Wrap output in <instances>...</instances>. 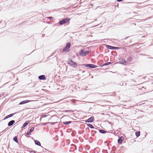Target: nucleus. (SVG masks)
Returning <instances> with one entry per match:
<instances>
[{
  "instance_id": "nucleus-7",
  "label": "nucleus",
  "mask_w": 153,
  "mask_h": 153,
  "mask_svg": "<svg viewBox=\"0 0 153 153\" xmlns=\"http://www.w3.org/2000/svg\"><path fill=\"white\" fill-rule=\"evenodd\" d=\"M120 62V63L123 65H126V61L123 58H120L119 59Z\"/></svg>"
},
{
  "instance_id": "nucleus-24",
  "label": "nucleus",
  "mask_w": 153,
  "mask_h": 153,
  "mask_svg": "<svg viewBox=\"0 0 153 153\" xmlns=\"http://www.w3.org/2000/svg\"><path fill=\"white\" fill-rule=\"evenodd\" d=\"M30 133V132H27L26 133V134L27 135H30L31 134Z\"/></svg>"
},
{
  "instance_id": "nucleus-9",
  "label": "nucleus",
  "mask_w": 153,
  "mask_h": 153,
  "mask_svg": "<svg viewBox=\"0 0 153 153\" xmlns=\"http://www.w3.org/2000/svg\"><path fill=\"white\" fill-rule=\"evenodd\" d=\"M30 101V100H25L24 101H21V102H20L19 103V104L22 105L23 104H24L30 101Z\"/></svg>"
},
{
  "instance_id": "nucleus-13",
  "label": "nucleus",
  "mask_w": 153,
  "mask_h": 153,
  "mask_svg": "<svg viewBox=\"0 0 153 153\" xmlns=\"http://www.w3.org/2000/svg\"><path fill=\"white\" fill-rule=\"evenodd\" d=\"M14 115V114H9V115H8L6 117L4 118V120L5 119H7L9 117H12Z\"/></svg>"
},
{
  "instance_id": "nucleus-25",
  "label": "nucleus",
  "mask_w": 153,
  "mask_h": 153,
  "mask_svg": "<svg viewBox=\"0 0 153 153\" xmlns=\"http://www.w3.org/2000/svg\"><path fill=\"white\" fill-rule=\"evenodd\" d=\"M50 123L51 125H53L55 123H55V122H51V123Z\"/></svg>"
},
{
  "instance_id": "nucleus-16",
  "label": "nucleus",
  "mask_w": 153,
  "mask_h": 153,
  "mask_svg": "<svg viewBox=\"0 0 153 153\" xmlns=\"http://www.w3.org/2000/svg\"><path fill=\"white\" fill-rule=\"evenodd\" d=\"M71 121H67V122H63V124L65 125H68L70 124L71 123Z\"/></svg>"
},
{
  "instance_id": "nucleus-23",
  "label": "nucleus",
  "mask_w": 153,
  "mask_h": 153,
  "mask_svg": "<svg viewBox=\"0 0 153 153\" xmlns=\"http://www.w3.org/2000/svg\"><path fill=\"white\" fill-rule=\"evenodd\" d=\"M132 60V58L131 57H129L128 58V61H131Z\"/></svg>"
},
{
  "instance_id": "nucleus-8",
  "label": "nucleus",
  "mask_w": 153,
  "mask_h": 153,
  "mask_svg": "<svg viewBox=\"0 0 153 153\" xmlns=\"http://www.w3.org/2000/svg\"><path fill=\"white\" fill-rule=\"evenodd\" d=\"M94 117H90V118H89L87 120H86L85 121V122H88V123H91L92 122L93 120L94 119Z\"/></svg>"
},
{
  "instance_id": "nucleus-14",
  "label": "nucleus",
  "mask_w": 153,
  "mask_h": 153,
  "mask_svg": "<svg viewBox=\"0 0 153 153\" xmlns=\"http://www.w3.org/2000/svg\"><path fill=\"white\" fill-rule=\"evenodd\" d=\"M34 142L36 144L39 146H41V143L38 141L37 140H34Z\"/></svg>"
},
{
  "instance_id": "nucleus-5",
  "label": "nucleus",
  "mask_w": 153,
  "mask_h": 153,
  "mask_svg": "<svg viewBox=\"0 0 153 153\" xmlns=\"http://www.w3.org/2000/svg\"><path fill=\"white\" fill-rule=\"evenodd\" d=\"M86 67H89L90 68H96L97 66L92 64L84 65Z\"/></svg>"
},
{
  "instance_id": "nucleus-29",
  "label": "nucleus",
  "mask_w": 153,
  "mask_h": 153,
  "mask_svg": "<svg viewBox=\"0 0 153 153\" xmlns=\"http://www.w3.org/2000/svg\"><path fill=\"white\" fill-rule=\"evenodd\" d=\"M91 5L92 6L93 5L92 4H91Z\"/></svg>"
},
{
  "instance_id": "nucleus-28",
  "label": "nucleus",
  "mask_w": 153,
  "mask_h": 153,
  "mask_svg": "<svg viewBox=\"0 0 153 153\" xmlns=\"http://www.w3.org/2000/svg\"><path fill=\"white\" fill-rule=\"evenodd\" d=\"M66 111L68 112V111Z\"/></svg>"
},
{
  "instance_id": "nucleus-20",
  "label": "nucleus",
  "mask_w": 153,
  "mask_h": 153,
  "mask_svg": "<svg viewBox=\"0 0 153 153\" xmlns=\"http://www.w3.org/2000/svg\"><path fill=\"white\" fill-rule=\"evenodd\" d=\"M111 62H108L105 63H104L102 65L103 66L111 64Z\"/></svg>"
},
{
  "instance_id": "nucleus-15",
  "label": "nucleus",
  "mask_w": 153,
  "mask_h": 153,
  "mask_svg": "<svg viewBox=\"0 0 153 153\" xmlns=\"http://www.w3.org/2000/svg\"><path fill=\"white\" fill-rule=\"evenodd\" d=\"M29 121H26L24 124L23 126L22 127V128H24L26 127V126L28 124Z\"/></svg>"
},
{
  "instance_id": "nucleus-21",
  "label": "nucleus",
  "mask_w": 153,
  "mask_h": 153,
  "mask_svg": "<svg viewBox=\"0 0 153 153\" xmlns=\"http://www.w3.org/2000/svg\"><path fill=\"white\" fill-rule=\"evenodd\" d=\"M135 134H136V136L137 137H139L140 135V132L137 131V132H136Z\"/></svg>"
},
{
  "instance_id": "nucleus-6",
  "label": "nucleus",
  "mask_w": 153,
  "mask_h": 153,
  "mask_svg": "<svg viewBox=\"0 0 153 153\" xmlns=\"http://www.w3.org/2000/svg\"><path fill=\"white\" fill-rule=\"evenodd\" d=\"M106 47L107 48L112 50H116L119 48L118 47L112 46L108 45H107Z\"/></svg>"
},
{
  "instance_id": "nucleus-1",
  "label": "nucleus",
  "mask_w": 153,
  "mask_h": 153,
  "mask_svg": "<svg viewBox=\"0 0 153 153\" xmlns=\"http://www.w3.org/2000/svg\"><path fill=\"white\" fill-rule=\"evenodd\" d=\"M68 64L74 68H75L77 66V64L75 62L73 61L71 59L68 61Z\"/></svg>"
},
{
  "instance_id": "nucleus-2",
  "label": "nucleus",
  "mask_w": 153,
  "mask_h": 153,
  "mask_svg": "<svg viewBox=\"0 0 153 153\" xmlns=\"http://www.w3.org/2000/svg\"><path fill=\"white\" fill-rule=\"evenodd\" d=\"M70 19L67 18L64 19L59 22V24L60 25H62L64 24H65L68 22H69Z\"/></svg>"
},
{
  "instance_id": "nucleus-12",
  "label": "nucleus",
  "mask_w": 153,
  "mask_h": 153,
  "mask_svg": "<svg viewBox=\"0 0 153 153\" xmlns=\"http://www.w3.org/2000/svg\"><path fill=\"white\" fill-rule=\"evenodd\" d=\"M15 123V121L14 120H12L10 121L8 124V125L9 126H11L13 125V124Z\"/></svg>"
},
{
  "instance_id": "nucleus-4",
  "label": "nucleus",
  "mask_w": 153,
  "mask_h": 153,
  "mask_svg": "<svg viewBox=\"0 0 153 153\" xmlns=\"http://www.w3.org/2000/svg\"><path fill=\"white\" fill-rule=\"evenodd\" d=\"M71 46V43L69 42H68L67 43L66 45V46L63 49V51H67L68 49Z\"/></svg>"
},
{
  "instance_id": "nucleus-22",
  "label": "nucleus",
  "mask_w": 153,
  "mask_h": 153,
  "mask_svg": "<svg viewBox=\"0 0 153 153\" xmlns=\"http://www.w3.org/2000/svg\"><path fill=\"white\" fill-rule=\"evenodd\" d=\"M33 130H34V128L33 127H32L30 130V132H31L33 131Z\"/></svg>"
},
{
  "instance_id": "nucleus-19",
  "label": "nucleus",
  "mask_w": 153,
  "mask_h": 153,
  "mask_svg": "<svg viewBox=\"0 0 153 153\" xmlns=\"http://www.w3.org/2000/svg\"><path fill=\"white\" fill-rule=\"evenodd\" d=\"M87 126H88L89 127H90L91 128H94L93 126L92 125H91V124H88Z\"/></svg>"
},
{
  "instance_id": "nucleus-18",
  "label": "nucleus",
  "mask_w": 153,
  "mask_h": 153,
  "mask_svg": "<svg viewBox=\"0 0 153 153\" xmlns=\"http://www.w3.org/2000/svg\"><path fill=\"white\" fill-rule=\"evenodd\" d=\"M99 131L100 133L102 134H104L106 132V131L104 130H99Z\"/></svg>"
},
{
  "instance_id": "nucleus-11",
  "label": "nucleus",
  "mask_w": 153,
  "mask_h": 153,
  "mask_svg": "<svg viewBox=\"0 0 153 153\" xmlns=\"http://www.w3.org/2000/svg\"><path fill=\"white\" fill-rule=\"evenodd\" d=\"M39 79L40 80H45L46 77L44 75H42L39 76Z\"/></svg>"
},
{
  "instance_id": "nucleus-17",
  "label": "nucleus",
  "mask_w": 153,
  "mask_h": 153,
  "mask_svg": "<svg viewBox=\"0 0 153 153\" xmlns=\"http://www.w3.org/2000/svg\"><path fill=\"white\" fill-rule=\"evenodd\" d=\"M13 140L16 143H18V140H17L16 136H15L13 138Z\"/></svg>"
},
{
  "instance_id": "nucleus-10",
  "label": "nucleus",
  "mask_w": 153,
  "mask_h": 153,
  "mask_svg": "<svg viewBox=\"0 0 153 153\" xmlns=\"http://www.w3.org/2000/svg\"><path fill=\"white\" fill-rule=\"evenodd\" d=\"M124 140V137H121L118 140V142L119 144H121L122 141Z\"/></svg>"
},
{
  "instance_id": "nucleus-27",
  "label": "nucleus",
  "mask_w": 153,
  "mask_h": 153,
  "mask_svg": "<svg viewBox=\"0 0 153 153\" xmlns=\"http://www.w3.org/2000/svg\"><path fill=\"white\" fill-rule=\"evenodd\" d=\"M49 18L50 19H53V17H49Z\"/></svg>"
},
{
  "instance_id": "nucleus-26",
  "label": "nucleus",
  "mask_w": 153,
  "mask_h": 153,
  "mask_svg": "<svg viewBox=\"0 0 153 153\" xmlns=\"http://www.w3.org/2000/svg\"><path fill=\"white\" fill-rule=\"evenodd\" d=\"M123 0H117L118 1L120 2L122 1Z\"/></svg>"
},
{
  "instance_id": "nucleus-3",
  "label": "nucleus",
  "mask_w": 153,
  "mask_h": 153,
  "mask_svg": "<svg viewBox=\"0 0 153 153\" xmlns=\"http://www.w3.org/2000/svg\"><path fill=\"white\" fill-rule=\"evenodd\" d=\"M90 52H89V51H87L85 52H84L83 50H82L80 51L79 54L81 56H84L87 55Z\"/></svg>"
}]
</instances>
